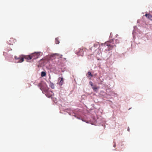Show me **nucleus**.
<instances>
[{
	"label": "nucleus",
	"instance_id": "nucleus-5",
	"mask_svg": "<svg viewBox=\"0 0 152 152\" xmlns=\"http://www.w3.org/2000/svg\"><path fill=\"white\" fill-rule=\"evenodd\" d=\"M77 54L78 56H83V49L80 48L79 51L77 52Z\"/></svg>",
	"mask_w": 152,
	"mask_h": 152
},
{
	"label": "nucleus",
	"instance_id": "nucleus-13",
	"mask_svg": "<svg viewBox=\"0 0 152 152\" xmlns=\"http://www.w3.org/2000/svg\"><path fill=\"white\" fill-rule=\"evenodd\" d=\"M55 43L56 44H58L59 43V40L58 38L55 39Z\"/></svg>",
	"mask_w": 152,
	"mask_h": 152
},
{
	"label": "nucleus",
	"instance_id": "nucleus-16",
	"mask_svg": "<svg viewBox=\"0 0 152 152\" xmlns=\"http://www.w3.org/2000/svg\"><path fill=\"white\" fill-rule=\"evenodd\" d=\"M127 130L128 131H129V128L128 127V129H127Z\"/></svg>",
	"mask_w": 152,
	"mask_h": 152
},
{
	"label": "nucleus",
	"instance_id": "nucleus-3",
	"mask_svg": "<svg viewBox=\"0 0 152 152\" xmlns=\"http://www.w3.org/2000/svg\"><path fill=\"white\" fill-rule=\"evenodd\" d=\"M34 54H31L28 56H24V58L27 60L31 59L33 57Z\"/></svg>",
	"mask_w": 152,
	"mask_h": 152
},
{
	"label": "nucleus",
	"instance_id": "nucleus-15",
	"mask_svg": "<svg viewBox=\"0 0 152 152\" xmlns=\"http://www.w3.org/2000/svg\"><path fill=\"white\" fill-rule=\"evenodd\" d=\"M90 85L92 86V87L93 86V83L92 82H90L89 83Z\"/></svg>",
	"mask_w": 152,
	"mask_h": 152
},
{
	"label": "nucleus",
	"instance_id": "nucleus-14",
	"mask_svg": "<svg viewBox=\"0 0 152 152\" xmlns=\"http://www.w3.org/2000/svg\"><path fill=\"white\" fill-rule=\"evenodd\" d=\"M92 88L95 91L96 89H97V88L96 87H95V86H93L92 87Z\"/></svg>",
	"mask_w": 152,
	"mask_h": 152
},
{
	"label": "nucleus",
	"instance_id": "nucleus-2",
	"mask_svg": "<svg viewBox=\"0 0 152 152\" xmlns=\"http://www.w3.org/2000/svg\"><path fill=\"white\" fill-rule=\"evenodd\" d=\"M15 58L16 60H19L17 62V63H22L24 61V56L21 55L19 56L18 57L15 56Z\"/></svg>",
	"mask_w": 152,
	"mask_h": 152
},
{
	"label": "nucleus",
	"instance_id": "nucleus-4",
	"mask_svg": "<svg viewBox=\"0 0 152 152\" xmlns=\"http://www.w3.org/2000/svg\"><path fill=\"white\" fill-rule=\"evenodd\" d=\"M58 84L60 86H62L64 82V79L62 77H60L58 78Z\"/></svg>",
	"mask_w": 152,
	"mask_h": 152
},
{
	"label": "nucleus",
	"instance_id": "nucleus-1",
	"mask_svg": "<svg viewBox=\"0 0 152 152\" xmlns=\"http://www.w3.org/2000/svg\"><path fill=\"white\" fill-rule=\"evenodd\" d=\"M38 86L42 91H46L48 90L47 88H45V86H47L46 84H42V83H39L38 84Z\"/></svg>",
	"mask_w": 152,
	"mask_h": 152
},
{
	"label": "nucleus",
	"instance_id": "nucleus-6",
	"mask_svg": "<svg viewBox=\"0 0 152 152\" xmlns=\"http://www.w3.org/2000/svg\"><path fill=\"white\" fill-rule=\"evenodd\" d=\"M105 44H107V45L108 46V47L110 49H112L114 46H115V45H112L109 42H107Z\"/></svg>",
	"mask_w": 152,
	"mask_h": 152
},
{
	"label": "nucleus",
	"instance_id": "nucleus-12",
	"mask_svg": "<svg viewBox=\"0 0 152 152\" xmlns=\"http://www.w3.org/2000/svg\"><path fill=\"white\" fill-rule=\"evenodd\" d=\"M46 75V73L45 72H42L41 74V76L42 77H43L45 76Z\"/></svg>",
	"mask_w": 152,
	"mask_h": 152
},
{
	"label": "nucleus",
	"instance_id": "nucleus-11",
	"mask_svg": "<svg viewBox=\"0 0 152 152\" xmlns=\"http://www.w3.org/2000/svg\"><path fill=\"white\" fill-rule=\"evenodd\" d=\"M50 86L53 89H54V85L53 83L51 82H50Z\"/></svg>",
	"mask_w": 152,
	"mask_h": 152
},
{
	"label": "nucleus",
	"instance_id": "nucleus-7",
	"mask_svg": "<svg viewBox=\"0 0 152 152\" xmlns=\"http://www.w3.org/2000/svg\"><path fill=\"white\" fill-rule=\"evenodd\" d=\"M145 16L147 18L150 20H151L152 21V15L146 14L145 15Z\"/></svg>",
	"mask_w": 152,
	"mask_h": 152
},
{
	"label": "nucleus",
	"instance_id": "nucleus-10",
	"mask_svg": "<svg viewBox=\"0 0 152 152\" xmlns=\"http://www.w3.org/2000/svg\"><path fill=\"white\" fill-rule=\"evenodd\" d=\"M88 77H93V75L91 74V72H88Z\"/></svg>",
	"mask_w": 152,
	"mask_h": 152
},
{
	"label": "nucleus",
	"instance_id": "nucleus-17",
	"mask_svg": "<svg viewBox=\"0 0 152 152\" xmlns=\"http://www.w3.org/2000/svg\"><path fill=\"white\" fill-rule=\"evenodd\" d=\"M13 39L12 38V39Z\"/></svg>",
	"mask_w": 152,
	"mask_h": 152
},
{
	"label": "nucleus",
	"instance_id": "nucleus-8",
	"mask_svg": "<svg viewBox=\"0 0 152 152\" xmlns=\"http://www.w3.org/2000/svg\"><path fill=\"white\" fill-rule=\"evenodd\" d=\"M34 54L33 57L32 58L34 59L37 58H38L39 53H34L32 54Z\"/></svg>",
	"mask_w": 152,
	"mask_h": 152
},
{
	"label": "nucleus",
	"instance_id": "nucleus-9",
	"mask_svg": "<svg viewBox=\"0 0 152 152\" xmlns=\"http://www.w3.org/2000/svg\"><path fill=\"white\" fill-rule=\"evenodd\" d=\"M58 56V58H61L62 57V55H60L58 53H55L52 55V57H54L55 56Z\"/></svg>",
	"mask_w": 152,
	"mask_h": 152
}]
</instances>
